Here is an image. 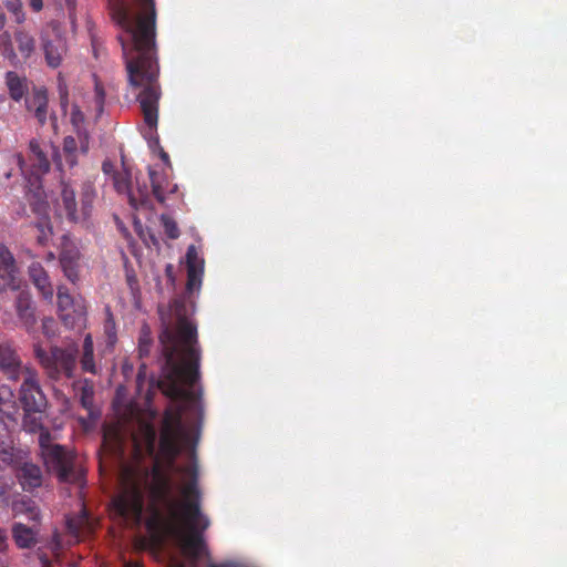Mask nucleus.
Masks as SVG:
<instances>
[{
    "label": "nucleus",
    "mask_w": 567,
    "mask_h": 567,
    "mask_svg": "<svg viewBox=\"0 0 567 567\" xmlns=\"http://www.w3.org/2000/svg\"><path fill=\"white\" fill-rule=\"evenodd\" d=\"M187 482L182 488L183 501L172 499L171 477L154 465L150 468L127 467L122 477V491L113 499L116 512L133 525L143 519L144 498L148 493L152 507V524L163 525L166 533L175 537L185 560L171 556L167 567H233V563L216 564L213 561L204 532L210 520L200 511V491L198 487V467L196 461L177 468Z\"/></svg>",
    "instance_id": "1"
},
{
    "label": "nucleus",
    "mask_w": 567,
    "mask_h": 567,
    "mask_svg": "<svg viewBox=\"0 0 567 567\" xmlns=\"http://www.w3.org/2000/svg\"><path fill=\"white\" fill-rule=\"evenodd\" d=\"M113 19L124 29L131 45L122 37L130 87L150 130H156L162 95L156 49V9L154 0H110Z\"/></svg>",
    "instance_id": "2"
},
{
    "label": "nucleus",
    "mask_w": 567,
    "mask_h": 567,
    "mask_svg": "<svg viewBox=\"0 0 567 567\" xmlns=\"http://www.w3.org/2000/svg\"><path fill=\"white\" fill-rule=\"evenodd\" d=\"M159 341L165 359L161 390L172 400L196 402L199 393L192 389L199 379L200 350L196 326L185 316H179L174 328H164Z\"/></svg>",
    "instance_id": "3"
},
{
    "label": "nucleus",
    "mask_w": 567,
    "mask_h": 567,
    "mask_svg": "<svg viewBox=\"0 0 567 567\" xmlns=\"http://www.w3.org/2000/svg\"><path fill=\"white\" fill-rule=\"evenodd\" d=\"M96 197L94 184L85 181L81 184L80 205L76 200V192L73 186L62 181L61 193L55 200V212L60 217L66 218L70 223L86 220L92 212L93 202Z\"/></svg>",
    "instance_id": "4"
},
{
    "label": "nucleus",
    "mask_w": 567,
    "mask_h": 567,
    "mask_svg": "<svg viewBox=\"0 0 567 567\" xmlns=\"http://www.w3.org/2000/svg\"><path fill=\"white\" fill-rule=\"evenodd\" d=\"M183 409H167L164 413L159 436V449L171 466L182 452L187 434L182 423Z\"/></svg>",
    "instance_id": "5"
},
{
    "label": "nucleus",
    "mask_w": 567,
    "mask_h": 567,
    "mask_svg": "<svg viewBox=\"0 0 567 567\" xmlns=\"http://www.w3.org/2000/svg\"><path fill=\"white\" fill-rule=\"evenodd\" d=\"M34 354L51 378L58 379L62 374L66 378L73 377L78 358L75 344L66 348L51 347L49 351L35 346Z\"/></svg>",
    "instance_id": "6"
},
{
    "label": "nucleus",
    "mask_w": 567,
    "mask_h": 567,
    "mask_svg": "<svg viewBox=\"0 0 567 567\" xmlns=\"http://www.w3.org/2000/svg\"><path fill=\"white\" fill-rule=\"evenodd\" d=\"M47 470L54 473L59 481L64 483H76L80 481V473L74 466V455L62 445H54L44 450L41 454Z\"/></svg>",
    "instance_id": "7"
},
{
    "label": "nucleus",
    "mask_w": 567,
    "mask_h": 567,
    "mask_svg": "<svg viewBox=\"0 0 567 567\" xmlns=\"http://www.w3.org/2000/svg\"><path fill=\"white\" fill-rule=\"evenodd\" d=\"M18 412L14 401V394L10 386H0V452L11 457L8 450L11 447L12 441L9 434L10 426L16 424V414Z\"/></svg>",
    "instance_id": "8"
},
{
    "label": "nucleus",
    "mask_w": 567,
    "mask_h": 567,
    "mask_svg": "<svg viewBox=\"0 0 567 567\" xmlns=\"http://www.w3.org/2000/svg\"><path fill=\"white\" fill-rule=\"evenodd\" d=\"M59 317L65 327L81 328L86 320V306L82 300H75L64 287L58 289Z\"/></svg>",
    "instance_id": "9"
},
{
    "label": "nucleus",
    "mask_w": 567,
    "mask_h": 567,
    "mask_svg": "<svg viewBox=\"0 0 567 567\" xmlns=\"http://www.w3.org/2000/svg\"><path fill=\"white\" fill-rule=\"evenodd\" d=\"M20 402L24 412H44L48 401L42 392L37 373L24 370L23 382L20 388Z\"/></svg>",
    "instance_id": "10"
},
{
    "label": "nucleus",
    "mask_w": 567,
    "mask_h": 567,
    "mask_svg": "<svg viewBox=\"0 0 567 567\" xmlns=\"http://www.w3.org/2000/svg\"><path fill=\"white\" fill-rule=\"evenodd\" d=\"M40 39L47 65L51 69L59 68L68 52L66 40L55 31L42 32Z\"/></svg>",
    "instance_id": "11"
},
{
    "label": "nucleus",
    "mask_w": 567,
    "mask_h": 567,
    "mask_svg": "<svg viewBox=\"0 0 567 567\" xmlns=\"http://www.w3.org/2000/svg\"><path fill=\"white\" fill-rule=\"evenodd\" d=\"M59 260L65 277L74 284L79 279L80 250L68 235L61 238Z\"/></svg>",
    "instance_id": "12"
},
{
    "label": "nucleus",
    "mask_w": 567,
    "mask_h": 567,
    "mask_svg": "<svg viewBox=\"0 0 567 567\" xmlns=\"http://www.w3.org/2000/svg\"><path fill=\"white\" fill-rule=\"evenodd\" d=\"M29 161L30 166L24 163V169L27 174H22L31 185L37 184L41 176L50 171V162L40 147V143L37 140H31L29 143Z\"/></svg>",
    "instance_id": "13"
},
{
    "label": "nucleus",
    "mask_w": 567,
    "mask_h": 567,
    "mask_svg": "<svg viewBox=\"0 0 567 567\" xmlns=\"http://www.w3.org/2000/svg\"><path fill=\"white\" fill-rule=\"evenodd\" d=\"M0 372L9 380L17 381L24 373L21 360L16 351L4 342H0Z\"/></svg>",
    "instance_id": "14"
},
{
    "label": "nucleus",
    "mask_w": 567,
    "mask_h": 567,
    "mask_svg": "<svg viewBox=\"0 0 567 567\" xmlns=\"http://www.w3.org/2000/svg\"><path fill=\"white\" fill-rule=\"evenodd\" d=\"M38 525L27 526L22 523H14L12 526V537L19 548H32L37 545Z\"/></svg>",
    "instance_id": "15"
},
{
    "label": "nucleus",
    "mask_w": 567,
    "mask_h": 567,
    "mask_svg": "<svg viewBox=\"0 0 567 567\" xmlns=\"http://www.w3.org/2000/svg\"><path fill=\"white\" fill-rule=\"evenodd\" d=\"M17 476L24 491H33L42 484V471L32 463H24L19 468Z\"/></svg>",
    "instance_id": "16"
},
{
    "label": "nucleus",
    "mask_w": 567,
    "mask_h": 567,
    "mask_svg": "<svg viewBox=\"0 0 567 567\" xmlns=\"http://www.w3.org/2000/svg\"><path fill=\"white\" fill-rule=\"evenodd\" d=\"M13 40L23 61H28L37 50L34 35L24 28H18L13 32Z\"/></svg>",
    "instance_id": "17"
},
{
    "label": "nucleus",
    "mask_w": 567,
    "mask_h": 567,
    "mask_svg": "<svg viewBox=\"0 0 567 567\" xmlns=\"http://www.w3.org/2000/svg\"><path fill=\"white\" fill-rule=\"evenodd\" d=\"M13 516H24L33 524H40L41 515L40 509L35 502L28 497H21L12 503Z\"/></svg>",
    "instance_id": "18"
},
{
    "label": "nucleus",
    "mask_w": 567,
    "mask_h": 567,
    "mask_svg": "<svg viewBox=\"0 0 567 567\" xmlns=\"http://www.w3.org/2000/svg\"><path fill=\"white\" fill-rule=\"evenodd\" d=\"M29 274L32 282L42 296L45 299H51L53 297V287L44 268L40 264L34 262L30 266Z\"/></svg>",
    "instance_id": "19"
},
{
    "label": "nucleus",
    "mask_w": 567,
    "mask_h": 567,
    "mask_svg": "<svg viewBox=\"0 0 567 567\" xmlns=\"http://www.w3.org/2000/svg\"><path fill=\"white\" fill-rule=\"evenodd\" d=\"M6 86L10 97L20 102L28 92V81L25 76H20L14 71H8L4 75Z\"/></svg>",
    "instance_id": "20"
},
{
    "label": "nucleus",
    "mask_w": 567,
    "mask_h": 567,
    "mask_svg": "<svg viewBox=\"0 0 567 567\" xmlns=\"http://www.w3.org/2000/svg\"><path fill=\"white\" fill-rule=\"evenodd\" d=\"M17 312L24 324L32 326L35 322L31 297L28 292H19L16 300Z\"/></svg>",
    "instance_id": "21"
},
{
    "label": "nucleus",
    "mask_w": 567,
    "mask_h": 567,
    "mask_svg": "<svg viewBox=\"0 0 567 567\" xmlns=\"http://www.w3.org/2000/svg\"><path fill=\"white\" fill-rule=\"evenodd\" d=\"M80 364L84 372L92 374H97L99 372L94 361L93 339L90 333H87L83 340V351L80 358Z\"/></svg>",
    "instance_id": "22"
},
{
    "label": "nucleus",
    "mask_w": 567,
    "mask_h": 567,
    "mask_svg": "<svg viewBox=\"0 0 567 567\" xmlns=\"http://www.w3.org/2000/svg\"><path fill=\"white\" fill-rule=\"evenodd\" d=\"M148 176L152 185L153 196L158 203L164 204L166 199V188L169 185L167 177L164 174L156 172L152 167H148Z\"/></svg>",
    "instance_id": "23"
},
{
    "label": "nucleus",
    "mask_w": 567,
    "mask_h": 567,
    "mask_svg": "<svg viewBox=\"0 0 567 567\" xmlns=\"http://www.w3.org/2000/svg\"><path fill=\"white\" fill-rule=\"evenodd\" d=\"M13 165L19 166L21 174H27L24 158L21 154H0V174L2 173L6 179L11 177Z\"/></svg>",
    "instance_id": "24"
},
{
    "label": "nucleus",
    "mask_w": 567,
    "mask_h": 567,
    "mask_svg": "<svg viewBox=\"0 0 567 567\" xmlns=\"http://www.w3.org/2000/svg\"><path fill=\"white\" fill-rule=\"evenodd\" d=\"M114 188L120 194H128L130 202L133 206L136 205V198L133 194H131V174L128 171L123 169L121 172L114 173L113 177Z\"/></svg>",
    "instance_id": "25"
},
{
    "label": "nucleus",
    "mask_w": 567,
    "mask_h": 567,
    "mask_svg": "<svg viewBox=\"0 0 567 567\" xmlns=\"http://www.w3.org/2000/svg\"><path fill=\"white\" fill-rule=\"evenodd\" d=\"M0 54L10 62L11 65L19 63V55L14 50L12 37L8 31L0 34Z\"/></svg>",
    "instance_id": "26"
},
{
    "label": "nucleus",
    "mask_w": 567,
    "mask_h": 567,
    "mask_svg": "<svg viewBox=\"0 0 567 567\" xmlns=\"http://www.w3.org/2000/svg\"><path fill=\"white\" fill-rule=\"evenodd\" d=\"M43 413L44 412H24L23 427L30 433H37L44 429Z\"/></svg>",
    "instance_id": "27"
},
{
    "label": "nucleus",
    "mask_w": 567,
    "mask_h": 567,
    "mask_svg": "<svg viewBox=\"0 0 567 567\" xmlns=\"http://www.w3.org/2000/svg\"><path fill=\"white\" fill-rule=\"evenodd\" d=\"M78 142L73 136H65L63 140V154L66 164L70 167H73L78 163Z\"/></svg>",
    "instance_id": "28"
},
{
    "label": "nucleus",
    "mask_w": 567,
    "mask_h": 567,
    "mask_svg": "<svg viewBox=\"0 0 567 567\" xmlns=\"http://www.w3.org/2000/svg\"><path fill=\"white\" fill-rule=\"evenodd\" d=\"M27 109L34 111L38 107L48 106L49 99L45 89H35L32 93L31 99L27 100Z\"/></svg>",
    "instance_id": "29"
},
{
    "label": "nucleus",
    "mask_w": 567,
    "mask_h": 567,
    "mask_svg": "<svg viewBox=\"0 0 567 567\" xmlns=\"http://www.w3.org/2000/svg\"><path fill=\"white\" fill-rule=\"evenodd\" d=\"M4 6L7 10L13 14L14 21L19 24L25 20V13L23 11V4L21 0H6Z\"/></svg>",
    "instance_id": "30"
},
{
    "label": "nucleus",
    "mask_w": 567,
    "mask_h": 567,
    "mask_svg": "<svg viewBox=\"0 0 567 567\" xmlns=\"http://www.w3.org/2000/svg\"><path fill=\"white\" fill-rule=\"evenodd\" d=\"M203 267L187 269L186 288L189 292L198 290L202 285Z\"/></svg>",
    "instance_id": "31"
},
{
    "label": "nucleus",
    "mask_w": 567,
    "mask_h": 567,
    "mask_svg": "<svg viewBox=\"0 0 567 567\" xmlns=\"http://www.w3.org/2000/svg\"><path fill=\"white\" fill-rule=\"evenodd\" d=\"M161 223L164 227L166 236L171 239H177L179 237V229L176 221L168 215L163 214L161 216Z\"/></svg>",
    "instance_id": "32"
},
{
    "label": "nucleus",
    "mask_w": 567,
    "mask_h": 567,
    "mask_svg": "<svg viewBox=\"0 0 567 567\" xmlns=\"http://www.w3.org/2000/svg\"><path fill=\"white\" fill-rule=\"evenodd\" d=\"M0 267L7 272L12 271L14 267L13 255L4 245H0Z\"/></svg>",
    "instance_id": "33"
},
{
    "label": "nucleus",
    "mask_w": 567,
    "mask_h": 567,
    "mask_svg": "<svg viewBox=\"0 0 567 567\" xmlns=\"http://www.w3.org/2000/svg\"><path fill=\"white\" fill-rule=\"evenodd\" d=\"M203 260L199 259L198 257V252H197V249L194 245H190L188 248H187V251H186V267L187 269H190V268H200L203 267Z\"/></svg>",
    "instance_id": "34"
},
{
    "label": "nucleus",
    "mask_w": 567,
    "mask_h": 567,
    "mask_svg": "<svg viewBox=\"0 0 567 567\" xmlns=\"http://www.w3.org/2000/svg\"><path fill=\"white\" fill-rule=\"evenodd\" d=\"M104 332L107 336L109 343L113 344L116 340L115 333V322L113 316L110 311H107V318L104 322Z\"/></svg>",
    "instance_id": "35"
},
{
    "label": "nucleus",
    "mask_w": 567,
    "mask_h": 567,
    "mask_svg": "<svg viewBox=\"0 0 567 567\" xmlns=\"http://www.w3.org/2000/svg\"><path fill=\"white\" fill-rule=\"evenodd\" d=\"M39 446L41 454H43L44 450L54 446L55 444L51 442V433L48 429L44 427L41 431H39Z\"/></svg>",
    "instance_id": "36"
},
{
    "label": "nucleus",
    "mask_w": 567,
    "mask_h": 567,
    "mask_svg": "<svg viewBox=\"0 0 567 567\" xmlns=\"http://www.w3.org/2000/svg\"><path fill=\"white\" fill-rule=\"evenodd\" d=\"M93 388L83 386L81 391V404L84 409H90L93 405Z\"/></svg>",
    "instance_id": "37"
},
{
    "label": "nucleus",
    "mask_w": 567,
    "mask_h": 567,
    "mask_svg": "<svg viewBox=\"0 0 567 567\" xmlns=\"http://www.w3.org/2000/svg\"><path fill=\"white\" fill-rule=\"evenodd\" d=\"M95 105L97 109V112L101 113L103 111V106L105 103V91L101 83L97 81L95 82Z\"/></svg>",
    "instance_id": "38"
},
{
    "label": "nucleus",
    "mask_w": 567,
    "mask_h": 567,
    "mask_svg": "<svg viewBox=\"0 0 567 567\" xmlns=\"http://www.w3.org/2000/svg\"><path fill=\"white\" fill-rule=\"evenodd\" d=\"M35 118L41 125H44L48 118V106L38 107L32 111Z\"/></svg>",
    "instance_id": "39"
},
{
    "label": "nucleus",
    "mask_w": 567,
    "mask_h": 567,
    "mask_svg": "<svg viewBox=\"0 0 567 567\" xmlns=\"http://www.w3.org/2000/svg\"><path fill=\"white\" fill-rule=\"evenodd\" d=\"M150 348H151V340L147 337H141L140 346H138L140 355L141 357L147 355L150 352Z\"/></svg>",
    "instance_id": "40"
},
{
    "label": "nucleus",
    "mask_w": 567,
    "mask_h": 567,
    "mask_svg": "<svg viewBox=\"0 0 567 567\" xmlns=\"http://www.w3.org/2000/svg\"><path fill=\"white\" fill-rule=\"evenodd\" d=\"M102 171L105 175H111L112 177H113L114 173H117V171H115L113 162L110 159H105L102 163Z\"/></svg>",
    "instance_id": "41"
},
{
    "label": "nucleus",
    "mask_w": 567,
    "mask_h": 567,
    "mask_svg": "<svg viewBox=\"0 0 567 567\" xmlns=\"http://www.w3.org/2000/svg\"><path fill=\"white\" fill-rule=\"evenodd\" d=\"M138 195H140V204L146 205L150 200V193L147 190V187L144 186L143 188H138Z\"/></svg>",
    "instance_id": "42"
},
{
    "label": "nucleus",
    "mask_w": 567,
    "mask_h": 567,
    "mask_svg": "<svg viewBox=\"0 0 567 567\" xmlns=\"http://www.w3.org/2000/svg\"><path fill=\"white\" fill-rule=\"evenodd\" d=\"M29 6L34 12H39L43 8V0H29Z\"/></svg>",
    "instance_id": "43"
},
{
    "label": "nucleus",
    "mask_w": 567,
    "mask_h": 567,
    "mask_svg": "<svg viewBox=\"0 0 567 567\" xmlns=\"http://www.w3.org/2000/svg\"><path fill=\"white\" fill-rule=\"evenodd\" d=\"M7 535L3 529H0V551H4L7 549Z\"/></svg>",
    "instance_id": "44"
},
{
    "label": "nucleus",
    "mask_w": 567,
    "mask_h": 567,
    "mask_svg": "<svg viewBox=\"0 0 567 567\" xmlns=\"http://www.w3.org/2000/svg\"><path fill=\"white\" fill-rule=\"evenodd\" d=\"M7 23V17L4 12L0 9V31H2Z\"/></svg>",
    "instance_id": "45"
},
{
    "label": "nucleus",
    "mask_w": 567,
    "mask_h": 567,
    "mask_svg": "<svg viewBox=\"0 0 567 567\" xmlns=\"http://www.w3.org/2000/svg\"><path fill=\"white\" fill-rule=\"evenodd\" d=\"M159 157L165 164L169 165V156L163 148L159 152Z\"/></svg>",
    "instance_id": "46"
},
{
    "label": "nucleus",
    "mask_w": 567,
    "mask_h": 567,
    "mask_svg": "<svg viewBox=\"0 0 567 567\" xmlns=\"http://www.w3.org/2000/svg\"><path fill=\"white\" fill-rule=\"evenodd\" d=\"M60 94H61V100H62V104L66 103L68 102V92H66V89L60 85Z\"/></svg>",
    "instance_id": "47"
},
{
    "label": "nucleus",
    "mask_w": 567,
    "mask_h": 567,
    "mask_svg": "<svg viewBox=\"0 0 567 567\" xmlns=\"http://www.w3.org/2000/svg\"><path fill=\"white\" fill-rule=\"evenodd\" d=\"M41 233L42 234L38 237V241L40 245H44L48 240V237L43 229H41Z\"/></svg>",
    "instance_id": "48"
},
{
    "label": "nucleus",
    "mask_w": 567,
    "mask_h": 567,
    "mask_svg": "<svg viewBox=\"0 0 567 567\" xmlns=\"http://www.w3.org/2000/svg\"><path fill=\"white\" fill-rule=\"evenodd\" d=\"M87 144H89V142H87V136L85 135V136L83 137V140L81 141V148H82V152H83V153H86V152H87Z\"/></svg>",
    "instance_id": "49"
},
{
    "label": "nucleus",
    "mask_w": 567,
    "mask_h": 567,
    "mask_svg": "<svg viewBox=\"0 0 567 567\" xmlns=\"http://www.w3.org/2000/svg\"><path fill=\"white\" fill-rule=\"evenodd\" d=\"M69 9H73L75 7V0H65Z\"/></svg>",
    "instance_id": "50"
},
{
    "label": "nucleus",
    "mask_w": 567,
    "mask_h": 567,
    "mask_svg": "<svg viewBox=\"0 0 567 567\" xmlns=\"http://www.w3.org/2000/svg\"><path fill=\"white\" fill-rule=\"evenodd\" d=\"M79 114H80V111H73L72 112V120L75 121L76 118H79Z\"/></svg>",
    "instance_id": "51"
},
{
    "label": "nucleus",
    "mask_w": 567,
    "mask_h": 567,
    "mask_svg": "<svg viewBox=\"0 0 567 567\" xmlns=\"http://www.w3.org/2000/svg\"><path fill=\"white\" fill-rule=\"evenodd\" d=\"M79 114H80V111H73L72 112V120L75 121L76 118H79Z\"/></svg>",
    "instance_id": "52"
},
{
    "label": "nucleus",
    "mask_w": 567,
    "mask_h": 567,
    "mask_svg": "<svg viewBox=\"0 0 567 567\" xmlns=\"http://www.w3.org/2000/svg\"><path fill=\"white\" fill-rule=\"evenodd\" d=\"M144 369H145V365L143 364V365L141 367V369H140L138 374H137V378H138V379H141V378H142V370H144Z\"/></svg>",
    "instance_id": "53"
},
{
    "label": "nucleus",
    "mask_w": 567,
    "mask_h": 567,
    "mask_svg": "<svg viewBox=\"0 0 567 567\" xmlns=\"http://www.w3.org/2000/svg\"><path fill=\"white\" fill-rule=\"evenodd\" d=\"M171 269H172V265H168V266L166 267L167 272H171Z\"/></svg>",
    "instance_id": "54"
}]
</instances>
